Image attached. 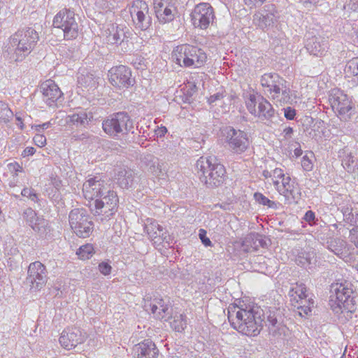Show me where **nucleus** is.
Here are the masks:
<instances>
[{"instance_id": "obj_55", "label": "nucleus", "mask_w": 358, "mask_h": 358, "mask_svg": "<svg viewBox=\"0 0 358 358\" xmlns=\"http://www.w3.org/2000/svg\"><path fill=\"white\" fill-rule=\"evenodd\" d=\"M34 143L38 147H43L46 143V138L43 134H36L33 138Z\"/></svg>"}, {"instance_id": "obj_47", "label": "nucleus", "mask_w": 358, "mask_h": 358, "mask_svg": "<svg viewBox=\"0 0 358 358\" xmlns=\"http://www.w3.org/2000/svg\"><path fill=\"white\" fill-rule=\"evenodd\" d=\"M306 292L307 288L303 284H301L295 288V293L298 295L301 301L300 303H303V300H306L307 298Z\"/></svg>"}, {"instance_id": "obj_56", "label": "nucleus", "mask_w": 358, "mask_h": 358, "mask_svg": "<svg viewBox=\"0 0 358 358\" xmlns=\"http://www.w3.org/2000/svg\"><path fill=\"white\" fill-rule=\"evenodd\" d=\"M290 93H291L290 89L285 85L284 87L282 88V90L280 92V94L282 95V101L284 103H288L289 101V100L291 99Z\"/></svg>"}, {"instance_id": "obj_60", "label": "nucleus", "mask_w": 358, "mask_h": 358, "mask_svg": "<svg viewBox=\"0 0 358 358\" xmlns=\"http://www.w3.org/2000/svg\"><path fill=\"white\" fill-rule=\"evenodd\" d=\"M15 120L17 121L16 124L19 126L21 129H23V121L24 120V115L21 113H16Z\"/></svg>"}, {"instance_id": "obj_34", "label": "nucleus", "mask_w": 358, "mask_h": 358, "mask_svg": "<svg viewBox=\"0 0 358 358\" xmlns=\"http://www.w3.org/2000/svg\"><path fill=\"white\" fill-rule=\"evenodd\" d=\"M176 13V8L170 3L162 10V13L159 14V17L157 18L160 23H167L173 20Z\"/></svg>"}, {"instance_id": "obj_36", "label": "nucleus", "mask_w": 358, "mask_h": 358, "mask_svg": "<svg viewBox=\"0 0 358 358\" xmlns=\"http://www.w3.org/2000/svg\"><path fill=\"white\" fill-rule=\"evenodd\" d=\"M280 78L277 73H265L261 77L260 83L262 87L271 89Z\"/></svg>"}, {"instance_id": "obj_53", "label": "nucleus", "mask_w": 358, "mask_h": 358, "mask_svg": "<svg viewBox=\"0 0 358 358\" xmlns=\"http://www.w3.org/2000/svg\"><path fill=\"white\" fill-rule=\"evenodd\" d=\"M199 236L201 239V243L206 246H210L211 245V241L206 236V231L201 229L199 231Z\"/></svg>"}, {"instance_id": "obj_39", "label": "nucleus", "mask_w": 358, "mask_h": 358, "mask_svg": "<svg viewBox=\"0 0 358 358\" xmlns=\"http://www.w3.org/2000/svg\"><path fill=\"white\" fill-rule=\"evenodd\" d=\"M245 103L250 113L255 116L257 113L256 105H259V96H256L255 94H250L248 100Z\"/></svg>"}, {"instance_id": "obj_20", "label": "nucleus", "mask_w": 358, "mask_h": 358, "mask_svg": "<svg viewBox=\"0 0 358 358\" xmlns=\"http://www.w3.org/2000/svg\"><path fill=\"white\" fill-rule=\"evenodd\" d=\"M144 306L145 310L151 311L156 319L166 320V317H170L169 305L163 299L155 298L148 301Z\"/></svg>"}, {"instance_id": "obj_43", "label": "nucleus", "mask_w": 358, "mask_h": 358, "mask_svg": "<svg viewBox=\"0 0 358 358\" xmlns=\"http://www.w3.org/2000/svg\"><path fill=\"white\" fill-rule=\"evenodd\" d=\"M355 164L354 156H352L351 153L347 155L342 159V165H343V168L348 172L353 171L354 168H355V164Z\"/></svg>"}, {"instance_id": "obj_12", "label": "nucleus", "mask_w": 358, "mask_h": 358, "mask_svg": "<svg viewBox=\"0 0 358 358\" xmlns=\"http://www.w3.org/2000/svg\"><path fill=\"white\" fill-rule=\"evenodd\" d=\"M118 203L119 198L117 192L111 190L108 187L107 192H105V194L99 199H96L94 201L95 214L103 213L102 215L105 219H110L116 212Z\"/></svg>"}, {"instance_id": "obj_8", "label": "nucleus", "mask_w": 358, "mask_h": 358, "mask_svg": "<svg viewBox=\"0 0 358 358\" xmlns=\"http://www.w3.org/2000/svg\"><path fill=\"white\" fill-rule=\"evenodd\" d=\"M69 224L73 232L80 238H87L93 231L94 224L83 208H75L69 215Z\"/></svg>"}, {"instance_id": "obj_54", "label": "nucleus", "mask_w": 358, "mask_h": 358, "mask_svg": "<svg viewBox=\"0 0 358 358\" xmlns=\"http://www.w3.org/2000/svg\"><path fill=\"white\" fill-rule=\"evenodd\" d=\"M224 97V94L223 92H218L213 95H211L208 99V102L209 104L212 105L214 104L216 105V102L217 101L222 100Z\"/></svg>"}, {"instance_id": "obj_29", "label": "nucleus", "mask_w": 358, "mask_h": 358, "mask_svg": "<svg viewBox=\"0 0 358 358\" xmlns=\"http://www.w3.org/2000/svg\"><path fill=\"white\" fill-rule=\"evenodd\" d=\"M99 80L100 77L90 72H87L85 74L81 73L78 78V84L88 90H95L99 84Z\"/></svg>"}, {"instance_id": "obj_17", "label": "nucleus", "mask_w": 358, "mask_h": 358, "mask_svg": "<svg viewBox=\"0 0 358 358\" xmlns=\"http://www.w3.org/2000/svg\"><path fill=\"white\" fill-rule=\"evenodd\" d=\"M313 34V32H308L306 35L304 48L310 55L317 57H324L327 52L328 41L325 37Z\"/></svg>"}, {"instance_id": "obj_31", "label": "nucleus", "mask_w": 358, "mask_h": 358, "mask_svg": "<svg viewBox=\"0 0 358 358\" xmlns=\"http://www.w3.org/2000/svg\"><path fill=\"white\" fill-rule=\"evenodd\" d=\"M344 72L346 76L352 78L354 83H358V57L352 58L346 63Z\"/></svg>"}, {"instance_id": "obj_4", "label": "nucleus", "mask_w": 358, "mask_h": 358, "mask_svg": "<svg viewBox=\"0 0 358 358\" xmlns=\"http://www.w3.org/2000/svg\"><path fill=\"white\" fill-rule=\"evenodd\" d=\"M102 129L108 136L116 140L135 134L133 120L127 112H118L107 117L102 122Z\"/></svg>"}, {"instance_id": "obj_5", "label": "nucleus", "mask_w": 358, "mask_h": 358, "mask_svg": "<svg viewBox=\"0 0 358 358\" xmlns=\"http://www.w3.org/2000/svg\"><path fill=\"white\" fill-rule=\"evenodd\" d=\"M39 40L38 33L33 27L18 29L10 37V44L17 56L16 61L22 60L34 48Z\"/></svg>"}, {"instance_id": "obj_22", "label": "nucleus", "mask_w": 358, "mask_h": 358, "mask_svg": "<svg viewBox=\"0 0 358 358\" xmlns=\"http://www.w3.org/2000/svg\"><path fill=\"white\" fill-rule=\"evenodd\" d=\"M43 101L49 106H53L57 101L62 99V92L59 87L52 80H46L41 86Z\"/></svg>"}, {"instance_id": "obj_59", "label": "nucleus", "mask_w": 358, "mask_h": 358, "mask_svg": "<svg viewBox=\"0 0 358 358\" xmlns=\"http://www.w3.org/2000/svg\"><path fill=\"white\" fill-rule=\"evenodd\" d=\"M303 219L308 223L311 224L312 222H313L315 221V213L312 210H308L305 213Z\"/></svg>"}, {"instance_id": "obj_13", "label": "nucleus", "mask_w": 358, "mask_h": 358, "mask_svg": "<svg viewBox=\"0 0 358 358\" xmlns=\"http://www.w3.org/2000/svg\"><path fill=\"white\" fill-rule=\"evenodd\" d=\"M191 18L195 27L206 29L215 19L214 9L208 3H200L194 7Z\"/></svg>"}, {"instance_id": "obj_6", "label": "nucleus", "mask_w": 358, "mask_h": 358, "mask_svg": "<svg viewBox=\"0 0 358 358\" xmlns=\"http://www.w3.org/2000/svg\"><path fill=\"white\" fill-rule=\"evenodd\" d=\"M171 58L180 66L199 68L205 64L207 55L197 46L182 44L173 49Z\"/></svg>"}, {"instance_id": "obj_58", "label": "nucleus", "mask_w": 358, "mask_h": 358, "mask_svg": "<svg viewBox=\"0 0 358 358\" xmlns=\"http://www.w3.org/2000/svg\"><path fill=\"white\" fill-rule=\"evenodd\" d=\"M298 309L300 310L299 314L302 316V313L308 315L311 312L312 308L310 306H306V304L303 302V303H301L300 306L298 307Z\"/></svg>"}, {"instance_id": "obj_61", "label": "nucleus", "mask_w": 358, "mask_h": 358, "mask_svg": "<svg viewBox=\"0 0 358 358\" xmlns=\"http://www.w3.org/2000/svg\"><path fill=\"white\" fill-rule=\"evenodd\" d=\"M291 178L289 176H284L282 178V187L280 189L289 188L292 185Z\"/></svg>"}, {"instance_id": "obj_26", "label": "nucleus", "mask_w": 358, "mask_h": 358, "mask_svg": "<svg viewBox=\"0 0 358 358\" xmlns=\"http://www.w3.org/2000/svg\"><path fill=\"white\" fill-rule=\"evenodd\" d=\"M296 262L298 265L308 269H311L316 266L317 261L314 250L309 249L308 251L303 250L299 252Z\"/></svg>"}, {"instance_id": "obj_28", "label": "nucleus", "mask_w": 358, "mask_h": 358, "mask_svg": "<svg viewBox=\"0 0 358 358\" xmlns=\"http://www.w3.org/2000/svg\"><path fill=\"white\" fill-rule=\"evenodd\" d=\"M69 122L77 127H83L85 128L92 121L93 115L92 113H87L86 111L82 110L69 115Z\"/></svg>"}, {"instance_id": "obj_64", "label": "nucleus", "mask_w": 358, "mask_h": 358, "mask_svg": "<svg viewBox=\"0 0 358 358\" xmlns=\"http://www.w3.org/2000/svg\"><path fill=\"white\" fill-rule=\"evenodd\" d=\"M272 175L275 178H282L285 176L282 170L278 168L273 171Z\"/></svg>"}, {"instance_id": "obj_63", "label": "nucleus", "mask_w": 358, "mask_h": 358, "mask_svg": "<svg viewBox=\"0 0 358 358\" xmlns=\"http://www.w3.org/2000/svg\"><path fill=\"white\" fill-rule=\"evenodd\" d=\"M293 132H294V130H293V128H292V127H285V128L283 129V134H284V137H285L286 139L291 138H292V136Z\"/></svg>"}, {"instance_id": "obj_35", "label": "nucleus", "mask_w": 358, "mask_h": 358, "mask_svg": "<svg viewBox=\"0 0 358 358\" xmlns=\"http://www.w3.org/2000/svg\"><path fill=\"white\" fill-rule=\"evenodd\" d=\"M170 322L171 327L176 331L182 332L187 326L186 316L182 314L176 315Z\"/></svg>"}, {"instance_id": "obj_33", "label": "nucleus", "mask_w": 358, "mask_h": 358, "mask_svg": "<svg viewBox=\"0 0 358 358\" xmlns=\"http://www.w3.org/2000/svg\"><path fill=\"white\" fill-rule=\"evenodd\" d=\"M327 249L338 257L343 255L345 243L341 238H333L327 242Z\"/></svg>"}, {"instance_id": "obj_10", "label": "nucleus", "mask_w": 358, "mask_h": 358, "mask_svg": "<svg viewBox=\"0 0 358 358\" xmlns=\"http://www.w3.org/2000/svg\"><path fill=\"white\" fill-rule=\"evenodd\" d=\"M129 11L136 29L146 31L152 26V17L146 1L134 0L129 7Z\"/></svg>"}, {"instance_id": "obj_1", "label": "nucleus", "mask_w": 358, "mask_h": 358, "mask_svg": "<svg viewBox=\"0 0 358 358\" xmlns=\"http://www.w3.org/2000/svg\"><path fill=\"white\" fill-rule=\"evenodd\" d=\"M263 310L259 307L245 308L230 305L228 319L232 327L246 336H256L263 327Z\"/></svg>"}, {"instance_id": "obj_37", "label": "nucleus", "mask_w": 358, "mask_h": 358, "mask_svg": "<svg viewBox=\"0 0 358 358\" xmlns=\"http://www.w3.org/2000/svg\"><path fill=\"white\" fill-rule=\"evenodd\" d=\"M254 199L257 203L263 206H267L271 208H277V203L275 201L270 200L260 192H255L254 194Z\"/></svg>"}, {"instance_id": "obj_41", "label": "nucleus", "mask_w": 358, "mask_h": 358, "mask_svg": "<svg viewBox=\"0 0 358 358\" xmlns=\"http://www.w3.org/2000/svg\"><path fill=\"white\" fill-rule=\"evenodd\" d=\"M285 84L286 81L282 78H280L271 89H267V91L270 94H273V98L278 97Z\"/></svg>"}, {"instance_id": "obj_25", "label": "nucleus", "mask_w": 358, "mask_h": 358, "mask_svg": "<svg viewBox=\"0 0 358 358\" xmlns=\"http://www.w3.org/2000/svg\"><path fill=\"white\" fill-rule=\"evenodd\" d=\"M278 192L285 197V203L287 204H298L301 198V189L294 182L289 188L278 189Z\"/></svg>"}, {"instance_id": "obj_52", "label": "nucleus", "mask_w": 358, "mask_h": 358, "mask_svg": "<svg viewBox=\"0 0 358 358\" xmlns=\"http://www.w3.org/2000/svg\"><path fill=\"white\" fill-rule=\"evenodd\" d=\"M267 1H270V0H244L245 5L250 8L260 7Z\"/></svg>"}, {"instance_id": "obj_50", "label": "nucleus", "mask_w": 358, "mask_h": 358, "mask_svg": "<svg viewBox=\"0 0 358 358\" xmlns=\"http://www.w3.org/2000/svg\"><path fill=\"white\" fill-rule=\"evenodd\" d=\"M284 110V116L287 120H293L296 115V111L294 108L288 106L287 108H283Z\"/></svg>"}, {"instance_id": "obj_42", "label": "nucleus", "mask_w": 358, "mask_h": 358, "mask_svg": "<svg viewBox=\"0 0 358 358\" xmlns=\"http://www.w3.org/2000/svg\"><path fill=\"white\" fill-rule=\"evenodd\" d=\"M23 217L26 222L31 227L39 217L36 215V212L31 208H28L23 212Z\"/></svg>"}, {"instance_id": "obj_21", "label": "nucleus", "mask_w": 358, "mask_h": 358, "mask_svg": "<svg viewBox=\"0 0 358 358\" xmlns=\"http://www.w3.org/2000/svg\"><path fill=\"white\" fill-rule=\"evenodd\" d=\"M117 183L122 189H134L141 181V176H138L131 169H120L115 173Z\"/></svg>"}, {"instance_id": "obj_15", "label": "nucleus", "mask_w": 358, "mask_h": 358, "mask_svg": "<svg viewBox=\"0 0 358 358\" xmlns=\"http://www.w3.org/2000/svg\"><path fill=\"white\" fill-rule=\"evenodd\" d=\"M108 187L101 176L90 177L83 185L84 197L89 201H95L107 192Z\"/></svg>"}, {"instance_id": "obj_48", "label": "nucleus", "mask_w": 358, "mask_h": 358, "mask_svg": "<svg viewBox=\"0 0 358 358\" xmlns=\"http://www.w3.org/2000/svg\"><path fill=\"white\" fill-rule=\"evenodd\" d=\"M169 3L167 2L163 1L162 0L155 1L154 3V8L156 14V17L158 18L159 17V14L162 13V10L164 8L167 7Z\"/></svg>"}, {"instance_id": "obj_62", "label": "nucleus", "mask_w": 358, "mask_h": 358, "mask_svg": "<svg viewBox=\"0 0 358 358\" xmlns=\"http://www.w3.org/2000/svg\"><path fill=\"white\" fill-rule=\"evenodd\" d=\"M35 152L36 149L34 147H27L23 150L22 155L23 157L31 156L35 153Z\"/></svg>"}, {"instance_id": "obj_45", "label": "nucleus", "mask_w": 358, "mask_h": 358, "mask_svg": "<svg viewBox=\"0 0 358 358\" xmlns=\"http://www.w3.org/2000/svg\"><path fill=\"white\" fill-rule=\"evenodd\" d=\"M93 138L94 136L90 135L88 132H83L80 134L76 133L71 135V141H82L86 143L89 141H92Z\"/></svg>"}, {"instance_id": "obj_51", "label": "nucleus", "mask_w": 358, "mask_h": 358, "mask_svg": "<svg viewBox=\"0 0 358 358\" xmlns=\"http://www.w3.org/2000/svg\"><path fill=\"white\" fill-rule=\"evenodd\" d=\"M301 166L303 170L306 171H310L313 169V163L310 159V157L306 155L302 157L301 160Z\"/></svg>"}, {"instance_id": "obj_18", "label": "nucleus", "mask_w": 358, "mask_h": 358, "mask_svg": "<svg viewBox=\"0 0 358 358\" xmlns=\"http://www.w3.org/2000/svg\"><path fill=\"white\" fill-rule=\"evenodd\" d=\"M87 336L80 328L71 327L64 329L59 337L61 345L69 350L84 343Z\"/></svg>"}, {"instance_id": "obj_14", "label": "nucleus", "mask_w": 358, "mask_h": 358, "mask_svg": "<svg viewBox=\"0 0 358 358\" xmlns=\"http://www.w3.org/2000/svg\"><path fill=\"white\" fill-rule=\"evenodd\" d=\"M108 76L110 84L119 89L129 88L135 83L131 77V70L124 65L112 67L108 71Z\"/></svg>"}, {"instance_id": "obj_27", "label": "nucleus", "mask_w": 358, "mask_h": 358, "mask_svg": "<svg viewBox=\"0 0 358 358\" xmlns=\"http://www.w3.org/2000/svg\"><path fill=\"white\" fill-rule=\"evenodd\" d=\"M145 231L149 238L154 242L155 244H160L163 241L168 243L166 236L164 237V234L162 233L163 228L157 223H151L145 227Z\"/></svg>"}, {"instance_id": "obj_19", "label": "nucleus", "mask_w": 358, "mask_h": 358, "mask_svg": "<svg viewBox=\"0 0 358 358\" xmlns=\"http://www.w3.org/2000/svg\"><path fill=\"white\" fill-rule=\"evenodd\" d=\"M255 116L268 127H272L278 123V118L272 105L261 96H259V106Z\"/></svg>"}, {"instance_id": "obj_3", "label": "nucleus", "mask_w": 358, "mask_h": 358, "mask_svg": "<svg viewBox=\"0 0 358 358\" xmlns=\"http://www.w3.org/2000/svg\"><path fill=\"white\" fill-rule=\"evenodd\" d=\"M330 291L332 294L330 296L329 305L334 313L339 314L343 310L353 313L355 310L357 293L351 282L342 280L333 283Z\"/></svg>"}, {"instance_id": "obj_38", "label": "nucleus", "mask_w": 358, "mask_h": 358, "mask_svg": "<svg viewBox=\"0 0 358 358\" xmlns=\"http://www.w3.org/2000/svg\"><path fill=\"white\" fill-rule=\"evenodd\" d=\"M13 116V113L8 104L0 101V119L4 122H9Z\"/></svg>"}, {"instance_id": "obj_30", "label": "nucleus", "mask_w": 358, "mask_h": 358, "mask_svg": "<svg viewBox=\"0 0 358 358\" xmlns=\"http://www.w3.org/2000/svg\"><path fill=\"white\" fill-rule=\"evenodd\" d=\"M254 21L259 27L264 29L273 25L276 21V17L273 13L264 11L255 14L254 15Z\"/></svg>"}, {"instance_id": "obj_57", "label": "nucleus", "mask_w": 358, "mask_h": 358, "mask_svg": "<svg viewBox=\"0 0 358 358\" xmlns=\"http://www.w3.org/2000/svg\"><path fill=\"white\" fill-rule=\"evenodd\" d=\"M9 171L12 173H15V175H17V172L22 171V167L17 162L10 163L8 164Z\"/></svg>"}, {"instance_id": "obj_44", "label": "nucleus", "mask_w": 358, "mask_h": 358, "mask_svg": "<svg viewBox=\"0 0 358 358\" xmlns=\"http://www.w3.org/2000/svg\"><path fill=\"white\" fill-rule=\"evenodd\" d=\"M124 33L123 30H122V29L118 30L117 29L116 31L113 34H110L108 36V41L111 43L121 44V43L123 42V41H124Z\"/></svg>"}, {"instance_id": "obj_49", "label": "nucleus", "mask_w": 358, "mask_h": 358, "mask_svg": "<svg viewBox=\"0 0 358 358\" xmlns=\"http://www.w3.org/2000/svg\"><path fill=\"white\" fill-rule=\"evenodd\" d=\"M99 271L104 275H110L112 271V266L107 262H102L99 264Z\"/></svg>"}, {"instance_id": "obj_46", "label": "nucleus", "mask_w": 358, "mask_h": 358, "mask_svg": "<svg viewBox=\"0 0 358 358\" xmlns=\"http://www.w3.org/2000/svg\"><path fill=\"white\" fill-rule=\"evenodd\" d=\"M343 3V8L356 11L358 10V0H339Z\"/></svg>"}, {"instance_id": "obj_40", "label": "nucleus", "mask_w": 358, "mask_h": 358, "mask_svg": "<svg viewBox=\"0 0 358 358\" xmlns=\"http://www.w3.org/2000/svg\"><path fill=\"white\" fill-rule=\"evenodd\" d=\"M94 253V248L91 244H87L85 245H82L77 254L80 256V258L82 259H88Z\"/></svg>"}, {"instance_id": "obj_32", "label": "nucleus", "mask_w": 358, "mask_h": 358, "mask_svg": "<svg viewBox=\"0 0 358 358\" xmlns=\"http://www.w3.org/2000/svg\"><path fill=\"white\" fill-rule=\"evenodd\" d=\"M37 221L31 226L32 229L36 232L40 236L43 237L50 231V227L48 221L44 218L39 217Z\"/></svg>"}, {"instance_id": "obj_7", "label": "nucleus", "mask_w": 358, "mask_h": 358, "mask_svg": "<svg viewBox=\"0 0 358 358\" xmlns=\"http://www.w3.org/2000/svg\"><path fill=\"white\" fill-rule=\"evenodd\" d=\"M221 133L229 150L233 153L241 155L248 149L250 141L245 131L226 126L221 129Z\"/></svg>"}, {"instance_id": "obj_16", "label": "nucleus", "mask_w": 358, "mask_h": 358, "mask_svg": "<svg viewBox=\"0 0 358 358\" xmlns=\"http://www.w3.org/2000/svg\"><path fill=\"white\" fill-rule=\"evenodd\" d=\"M328 101L333 110L341 115L348 114L352 108L351 101L347 94L338 88H334L329 92Z\"/></svg>"}, {"instance_id": "obj_9", "label": "nucleus", "mask_w": 358, "mask_h": 358, "mask_svg": "<svg viewBox=\"0 0 358 358\" xmlns=\"http://www.w3.org/2000/svg\"><path fill=\"white\" fill-rule=\"evenodd\" d=\"M53 26L62 29L64 38L66 40L76 38L78 35V24L74 12L70 9L60 10L53 19Z\"/></svg>"}, {"instance_id": "obj_2", "label": "nucleus", "mask_w": 358, "mask_h": 358, "mask_svg": "<svg viewBox=\"0 0 358 358\" xmlns=\"http://www.w3.org/2000/svg\"><path fill=\"white\" fill-rule=\"evenodd\" d=\"M195 167L199 180L206 187L215 188L223 184L226 169L215 157H201Z\"/></svg>"}, {"instance_id": "obj_24", "label": "nucleus", "mask_w": 358, "mask_h": 358, "mask_svg": "<svg viewBox=\"0 0 358 358\" xmlns=\"http://www.w3.org/2000/svg\"><path fill=\"white\" fill-rule=\"evenodd\" d=\"M270 245V238L255 232L248 234L243 241V245L248 248L250 247L255 250H257L260 247L262 248H268Z\"/></svg>"}, {"instance_id": "obj_11", "label": "nucleus", "mask_w": 358, "mask_h": 358, "mask_svg": "<svg viewBox=\"0 0 358 358\" xmlns=\"http://www.w3.org/2000/svg\"><path fill=\"white\" fill-rule=\"evenodd\" d=\"M46 266L39 261L31 263L28 266L26 283L33 291L41 290L48 281Z\"/></svg>"}, {"instance_id": "obj_23", "label": "nucleus", "mask_w": 358, "mask_h": 358, "mask_svg": "<svg viewBox=\"0 0 358 358\" xmlns=\"http://www.w3.org/2000/svg\"><path fill=\"white\" fill-rule=\"evenodd\" d=\"M137 358H157L159 350L150 339H145L134 348Z\"/></svg>"}]
</instances>
